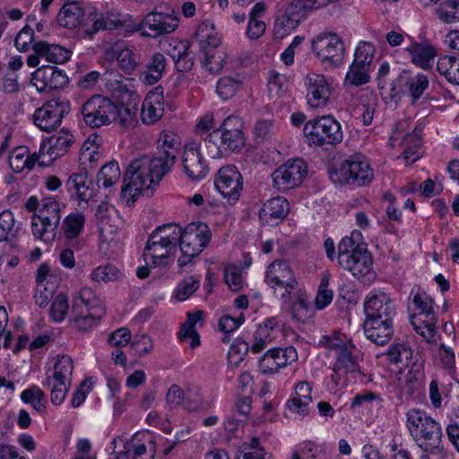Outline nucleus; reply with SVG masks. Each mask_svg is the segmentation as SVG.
<instances>
[{
  "instance_id": "8",
  "label": "nucleus",
  "mask_w": 459,
  "mask_h": 459,
  "mask_svg": "<svg viewBox=\"0 0 459 459\" xmlns=\"http://www.w3.org/2000/svg\"><path fill=\"white\" fill-rule=\"evenodd\" d=\"M179 225L169 223L159 226L149 236L145 245L153 267L165 266L168 256L178 244Z\"/></svg>"
},
{
  "instance_id": "6",
  "label": "nucleus",
  "mask_w": 459,
  "mask_h": 459,
  "mask_svg": "<svg viewBox=\"0 0 459 459\" xmlns=\"http://www.w3.org/2000/svg\"><path fill=\"white\" fill-rule=\"evenodd\" d=\"M406 426L413 440L424 451L439 450L443 432L440 424L425 411L411 409L406 413Z\"/></svg>"
},
{
  "instance_id": "20",
  "label": "nucleus",
  "mask_w": 459,
  "mask_h": 459,
  "mask_svg": "<svg viewBox=\"0 0 459 459\" xmlns=\"http://www.w3.org/2000/svg\"><path fill=\"white\" fill-rule=\"evenodd\" d=\"M214 185L224 198L235 203L243 189L242 176L235 166H224L219 169Z\"/></svg>"
},
{
  "instance_id": "59",
  "label": "nucleus",
  "mask_w": 459,
  "mask_h": 459,
  "mask_svg": "<svg viewBox=\"0 0 459 459\" xmlns=\"http://www.w3.org/2000/svg\"><path fill=\"white\" fill-rule=\"evenodd\" d=\"M18 227H15V219L12 212L6 210L0 213V242L7 240L8 237L16 236Z\"/></svg>"
},
{
  "instance_id": "49",
  "label": "nucleus",
  "mask_w": 459,
  "mask_h": 459,
  "mask_svg": "<svg viewBox=\"0 0 459 459\" xmlns=\"http://www.w3.org/2000/svg\"><path fill=\"white\" fill-rule=\"evenodd\" d=\"M291 459H328L322 449L309 441L299 444L293 453Z\"/></svg>"
},
{
  "instance_id": "39",
  "label": "nucleus",
  "mask_w": 459,
  "mask_h": 459,
  "mask_svg": "<svg viewBox=\"0 0 459 459\" xmlns=\"http://www.w3.org/2000/svg\"><path fill=\"white\" fill-rule=\"evenodd\" d=\"M201 318L202 312L200 311L194 314L189 313L186 321L182 325L181 330L178 332L180 341L189 343L192 349L200 345V336L196 332L195 325Z\"/></svg>"
},
{
  "instance_id": "63",
  "label": "nucleus",
  "mask_w": 459,
  "mask_h": 459,
  "mask_svg": "<svg viewBox=\"0 0 459 459\" xmlns=\"http://www.w3.org/2000/svg\"><path fill=\"white\" fill-rule=\"evenodd\" d=\"M34 41V30L30 25H25L14 39L15 48L20 52H27Z\"/></svg>"
},
{
  "instance_id": "35",
  "label": "nucleus",
  "mask_w": 459,
  "mask_h": 459,
  "mask_svg": "<svg viewBox=\"0 0 459 459\" xmlns=\"http://www.w3.org/2000/svg\"><path fill=\"white\" fill-rule=\"evenodd\" d=\"M75 143V136L67 129H62L48 138L47 153L52 160L68 152L69 148Z\"/></svg>"
},
{
  "instance_id": "2",
  "label": "nucleus",
  "mask_w": 459,
  "mask_h": 459,
  "mask_svg": "<svg viewBox=\"0 0 459 459\" xmlns=\"http://www.w3.org/2000/svg\"><path fill=\"white\" fill-rule=\"evenodd\" d=\"M329 350L335 351L332 381L335 386H344L360 372L359 351L352 341L342 333L324 336L322 341Z\"/></svg>"
},
{
  "instance_id": "56",
  "label": "nucleus",
  "mask_w": 459,
  "mask_h": 459,
  "mask_svg": "<svg viewBox=\"0 0 459 459\" xmlns=\"http://www.w3.org/2000/svg\"><path fill=\"white\" fill-rule=\"evenodd\" d=\"M375 53L376 48L371 42L360 41L355 49L353 62L371 67Z\"/></svg>"
},
{
  "instance_id": "64",
  "label": "nucleus",
  "mask_w": 459,
  "mask_h": 459,
  "mask_svg": "<svg viewBox=\"0 0 459 459\" xmlns=\"http://www.w3.org/2000/svg\"><path fill=\"white\" fill-rule=\"evenodd\" d=\"M265 451L260 446L258 437H253L249 443L242 446V459H264Z\"/></svg>"
},
{
  "instance_id": "54",
  "label": "nucleus",
  "mask_w": 459,
  "mask_h": 459,
  "mask_svg": "<svg viewBox=\"0 0 459 459\" xmlns=\"http://www.w3.org/2000/svg\"><path fill=\"white\" fill-rule=\"evenodd\" d=\"M74 370L73 359L68 355H62L57 358L53 368L52 377L71 382Z\"/></svg>"
},
{
  "instance_id": "12",
  "label": "nucleus",
  "mask_w": 459,
  "mask_h": 459,
  "mask_svg": "<svg viewBox=\"0 0 459 459\" xmlns=\"http://www.w3.org/2000/svg\"><path fill=\"white\" fill-rule=\"evenodd\" d=\"M61 220L60 205L54 197L41 200L39 214L32 217V233L44 242H51L56 236Z\"/></svg>"
},
{
  "instance_id": "15",
  "label": "nucleus",
  "mask_w": 459,
  "mask_h": 459,
  "mask_svg": "<svg viewBox=\"0 0 459 459\" xmlns=\"http://www.w3.org/2000/svg\"><path fill=\"white\" fill-rule=\"evenodd\" d=\"M307 173V168L303 160H289L273 172V187L279 191L292 189L301 184Z\"/></svg>"
},
{
  "instance_id": "38",
  "label": "nucleus",
  "mask_w": 459,
  "mask_h": 459,
  "mask_svg": "<svg viewBox=\"0 0 459 459\" xmlns=\"http://www.w3.org/2000/svg\"><path fill=\"white\" fill-rule=\"evenodd\" d=\"M195 38L199 47L204 50L219 47L221 42L218 32L210 21H204L197 26Z\"/></svg>"
},
{
  "instance_id": "50",
  "label": "nucleus",
  "mask_w": 459,
  "mask_h": 459,
  "mask_svg": "<svg viewBox=\"0 0 459 459\" xmlns=\"http://www.w3.org/2000/svg\"><path fill=\"white\" fill-rule=\"evenodd\" d=\"M21 399L24 403H30L33 409L39 413L45 411L47 403L46 394L37 385L25 389L21 394Z\"/></svg>"
},
{
  "instance_id": "43",
  "label": "nucleus",
  "mask_w": 459,
  "mask_h": 459,
  "mask_svg": "<svg viewBox=\"0 0 459 459\" xmlns=\"http://www.w3.org/2000/svg\"><path fill=\"white\" fill-rule=\"evenodd\" d=\"M437 69L450 83L459 85V59L452 56H440Z\"/></svg>"
},
{
  "instance_id": "19",
  "label": "nucleus",
  "mask_w": 459,
  "mask_h": 459,
  "mask_svg": "<svg viewBox=\"0 0 459 459\" xmlns=\"http://www.w3.org/2000/svg\"><path fill=\"white\" fill-rule=\"evenodd\" d=\"M33 53L26 60L28 66L37 67L41 58L53 64H63L70 59L71 51L58 45L50 44L44 40L35 41L31 46Z\"/></svg>"
},
{
  "instance_id": "61",
  "label": "nucleus",
  "mask_w": 459,
  "mask_h": 459,
  "mask_svg": "<svg viewBox=\"0 0 459 459\" xmlns=\"http://www.w3.org/2000/svg\"><path fill=\"white\" fill-rule=\"evenodd\" d=\"M288 87V80L276 71H271L268 78V90L272 97L282 96Z\"/></svg>"
},
{
  "instance_id": "11",
  "label": "nucleus",
  "mask_w": 459,
  "mask_h": 459,
  "mask_svg": "<svg viewBox=\"0 0 459 459\" xmlns=\"http://www.w3.org/2000/svg\"><path fill=\"white\" fill-rule=\"evenodd\" d=\"M264 281L273 293L285 302L291 299L299 287L294 271L283 259H277L267 266Z\"/></svg>"
},
{
  "instance_id": "44",
  "label": "nucleus",
  "mask_w": 459,
  "mask_h": 459,
  "mask_svg": "<svg viewBox=\"0 0 459 459\" xmlns=\"http://www.w3.org/2000/svg\"><path fill=\"white\" fill-rule=\"evenodd\" d=\"M166 66V60L162 54L155 53L152 56L145 69V83H156L163 74Z\"/></svg>"
},
{
  "instance_id": "9",
  "label": "nucleus",
  "mask_w": 459,
  "mask_h": 459,
  "mask_svg": "<svg viewBox=\"0 0 459 459\" xmlns=\"http://www.w3.org/2000/svg\"><path fill=\"white\" fill-rule=\"evenodd\" d=\"M178 244L181 256L178 260L180 267L187 265L207 246L211 238L208 226L202 222L188 224L184 230L179 226Z\"/></svg>"
},
{
  "instance_id": "10",
  "label": "nucleus",
  "mask_w": 459,
  "mask_h": 459,
  "mask_svg": "<svg viewBox=\"0 0 459 459\" xmlns=\"http://www.w3.org/2000/svg\"><path fill=\"white\" fill-rule=\"evenodd\" d=\"M309 145H336L343 139L341 124L332 116H323L308 120L303 129Z\"/></svg>"
},
{
  "instance_id": "28",
  "label": "nucleus",
  "mask_w": 459,
  "mask_h": 459,
  "mask_svg": "<svg viewBox=\"0 0 459 459\" xmlns=\"http://www.w3.org/2000/svg\"><path fill=\"white\" fill-rule=\"evenodd\" d=\"M85 216L81 212L69 214L63 221L62 228L65 238L70 241L69 245L79 250L84 247L85 241L79 238L85 225Z\"/></svg>"
},
{
  "instance_id": "24",
  "label": "nucleus",
  "mask_w": 459,
  "mask_h": 459,
  "mask_svg": "<svg viewBox=\"0 0 459 459\" xmlns=\"http://www.w3.org/2000/svg\"><path fill=\"white\" fill-rule=\"evenodd\" d=\"M184 172L192 180H200L206 177L208 167L201 154L199 143H187L182 154Z\"/></svg>"
},
{
  "instance_id": "17",
  "label": "nucleus",
  "mask_w": 459,
  "mask_h": 459,
  "mask_svg": "<svg viewBox=\"0 0 459 459\" xmlns=\"http://www.w3.org/2000/svg\"><path fill=\"white\" fill-rule=\"evenodd\" d=\"M365 319H394L396 315L394 301L381 290L368 292L364 300Z\"/></svg>"
},
{
  "instance_id": "4",
  "label": "nucleus",
  "mask_w": 459,
  "mask_h": 459,
  "mask_svg": "<svg viewBox=\"0 0 459 459\" xmlns=\"http://www.w3.org/2000/svg\"><path fill=\"white\" fill-rule=\"evenodd\" d=\"M204 149L212 159H220L228 152L240 151L245 144L242 122L238 117H228L220 128L204 138Z\"/></svg>"
},
{
  "instance_id": "26",
  "label": "nucleus",
  "mask_w": 459,
  "mask_h": 459,
  "mask_svg": "<svg viewBox=\"0 0 459 459\" xmlns=\"http://www.w3.org/2000/svg\"><path fill=\"white\" fill-rule=\"evenodd\" d=\"M366 337L377 345H385L394 335V319H365Z\"/></svg>"
},
{
  "instance_id": "31",
  "label": "nucleus",
  "mask_w": 459,
  "mask_h": 459,
  "mask_svg": "<svg viewBox=\"0 0 459 459\" xmlns=\"http://www.w3.org/2000/svg\"><path fill=\"white\" fill-rule=\"evenodd\" d=\"M104 57L110 62L117 60L121 69L128 74L133 72L137 65V56L130 48H125L119 43L106 49Z\"/></svg>"
},
{
  "instance_id": "29",
  "label": "nucleus",
  "mask_w": 459,
  "mask_h": 459,
  "mask_svg": "<svg viewBox=\"0 0 459 459\" xmlns=\"http://www.w3.org/2000/svg\"><path fill=\"white\" fill-rule=\"evenodd\" d=\"M275 339V335H270L267 333V329L264 327H257L254 333L251 343L246 342H241L238 345H231L229 351V357L232 359L233 355L243 351L242 355L245 354L248 350L254 353H259L264 350Z\"/></svg>"
},
{
  "instance_id": "5",
  "label": "nucleus",
  "mask_w": 459,
  "mask_h": 459,
  "mask_svg": "<svg viewBox=\"0 0 459 459\" xmlns=\"http://www.w3.org/2000/svg\"><path fill=\"white\" fill-rule=\"evenodd\" d=\"M337 262L342 269L366 284H370L375 280L371 253L367 248L357 246L351 237H344L339 242Z\"/></svg>"
},
{
  "instance_id": "27",
  "label": "nucleus",
  "mask_w": 459,
  "mask_h": 459,
  "mask_svg": "<svg viewBox=\"0 0 459 459\" xmlns=\"http://www.w3.org/2000/svg\"><path fill=\"white\" fill-rule=\"evenodd\" d=\"M290 210L289 203L282 196L267 200L259 211V219L264 224L274 225L281 221Z\"/></svg>"
},
{
  "instance_id": "18",
  "label": "nucleus",
  "mask_w": 459,
  "mask_h": 459,
  "mask_svg": "<svg viewBox=\"0 0 459 459\" xmlns=\"http://www.w3.org/2000/svg\"><path fill=\"white\" fill-rule=\"evenodd\" d=\"M306 100L311 108L325 107L332 95V86L324 74L308 73L304 78Z\"/></svg>"
},
{
  "instance_id": "16",
  "label": "nucleus",
  "mask_w": 459,
  "mask_h": 459,
  "mask_svg": "<svg viewBox=\"0 0 459 459\" xmlns=\"http://www.w3.org/2000/svg\"><path fill=\"white\" fill-rule=\"evenodd\" d=\"M121 199L126 205H133L143 190V156L134 158L124 174Z\"/></svg>"
},
{
  "instance_id": "14",
  "label": "nucleus",
  "mask_w": 459,
  "mask_h": 459,
  "mask_svg": "<svg viewBox=\"0 0 459 459\" xmlns=\"http://www.w3.org/2000/svg\"><path fill=\"white\" fill-rule=\"evenodd\" d=\"M336 175L341 183L355 186L368 185L373 179V171L368 161L359 154L346 159Z\"/></svg>"
},
{
  "instance_id": "3",
  "label": "nucleus",
  "mask_w": 459,
  "mask_h": 459,
  "mask_svg": "<svg viewBox=\"0 0 459 459\" xmlns=\"http://www.w3.org/2000/svg\"><path fill=\"white\" fill-rule=\"evenodd\" d=\"M180 143L171 131H162L156 143V154L150 160L147 178L150 184L145 187V196H152L164 176L175 164Z\"/></svg>"
},
{
  "instance_id": "40",
  "label": "nucleus",
  "mask_w": 459,
  "mask_h": 459,
  "mask_svg": "<svg viewBox=\"0 0 459 459\" xmlns=\"http://www.w3.org/2000/svg\"><path fill=\"white\" fill-rule=\"evenodd\" d=\"M92 22V27L88 31L90 35L95 34L100 30H111L123 25L120 14L113 11L93 14Z\"/></svg>"
},
{
  "instance_id": "36",
  "label": "nucleus",
  "mask_w": 459,
  "mask_h": 459,
  "mask_svg": "<svg viewBox=\"0 0 459 459\" xmlns=\"http://www.w3.org/2000/svg\"><path fill=\"white\" fill-rule=\"evenodd\" d=\"M163 88L159 85L151 90L146 97L147 107L145 109L148 112V121L146 123L153 124L159 121L164 114V101H163Z\"/></svg>"
},
{
  "instance_id": "25",
  "label": "nucleus",
  "mask_w": 459,
  "mask_h": 459,
  "mask_svg": "<svg viewBox=\"0 0 459 459\" xmlns=\"http://www.w3.org/2000/svg\"><path fill=\"white\" fill-rule=\"evenodd\" d=\"M179 26V18L175 14L152 12L145 15V36L152 38L174 32Z\"/></svg>"
},
{
  "instance_id": "22",
  "label": "nucleus",
  "mask_w": 459,
  "mask_h": 459,
  "mask_svg": "<svg viewBox=\"0 0 459 459\" xmlns=\"http://www.w3.org/2000/svg\"><path fill=\"white\" fill-rule=\"evenodd\" d=\"M30 81L38 91L44 92L64 88L68 83V77L56 66L42 65L31 74Z\"/></svg>"
},
{
  "instance_id": "52",
  "label": "nucleus",
  "mask_w": 459,
  "mask_h": 459,
  "mask_svg": "<svg viewBox=\"0 0 459 459\" xmlns=\"http://www.w3.org/2000/svg\"><path fill=\"white\" fill-rule=\"evenodd\" d=\"M200 287L199 279L189 276L181 281L174 290V296L178 301H185L190 298Z\"/></svg>"
},
{
  "instance_id": "34",
  "label": "nucleus",
  "mask_w": 459,
  "mask_h": 459,
  "mask_svg": "<svg viewBox=\"0 0 459 459\" xmlns=\"http://www.w3.org/2000/svg\"><path fill=\"white\" fill-rule=\"evenodd\" d=\"M39 156L34 152L30 153L29 149L25 146H18L14 148L9 156V165L11 169L15 173H20L24 169L31 170Z\"/></svg>"
},
{
  "instance_id": "23",
  "label": "nucleus",
  "mask_w": 459,
  "mask_h": 459,
  "mask_svg": "<svg viewBox=\"0 0 459 459\" xmlns=\"http://www.w3.org/2000/svg\"><path fill=\"white\" fill-rule=\"evenodd\" d=\"M297 359L298 353L293 346L270 349L259 360V369L263 374L272 375Z\"/></svg>"
},
{
  "instance_id": "41",
  "label": "nucleus",
  "mask_w": 459,
  "mask_h": 459,
  "mask_svg": "<svg viewBox=\"0 0 459 459\" xmlns=\"http://www.w3.org/2000/svg\"><path fill=\"white\" fill-rule=\"evenodd\" d=\"M410 321L413 329L428 342L432 341L437 333L436 324L437 319L436 316H422L411 315Z\"/></svg>"
},
{
  "instance_id": "55",
  "label": "nucleus",
  "mask_w": 459,
  "mask_h": 459,
  "mask_svg": "<svg viewBox=\"0 0 459 459\" xmlns=\"http://www.w3.org/2000/svg\"><path fill=\"white\" fill-rule=\"evenodd\" d=\"M429 82L428 77L423 74H418L408 78L405 86L409 91L412 100H416L421 97L425 90L429 87Z\"/></svg>"
},
{
  "instance_id": "42",
  "label": "nucleus",
  "mask_w": 459,
  "mask_h": 459,
  "mask_svg": "<svg viewBox=\"0 0 459 459\" xmlns=\"http://www.w3.org/2000/svg\"><path fill=\"white\" fill-rule=\"evenodd\" d=\"M204 51V67L211 74L219 73L224 66L228 54L225 48L214 47Z\"/></svg>"
},
{
  "instance_id": "48",
  "label": "nucleus",
  "mask_w": 459,
  "mask_h": 459,
  "mask_svg": "<svg viewBox=\"0 0 459 459\" xmlns=\"http://www.w3.org/2000/svg\"><path fill=\"white\" fill-rule=\"evenodd\" d=\"M437 18L445 23L459 22V0H444L436 11Z\"/></svg>"
},
{
  "instance_id": "45",
  "label": "nucleus",
  "mask_w": 459,
  "mask_h": 459,
  "mask_svg": "<svg viewBox=\"0 0 459 459\" xmlns=\"http://www.w3.org/2000/svg\"><path fill=\"white\" fill-rule=\"evenodd\" d=\"M370 67L352 62L346 74L344 83L351 86H360L370 80Z\"/></svg>"
},
{
  "instance_id": "37",
  "label": "nucleus",
  "mask_w": 459,
  "mask_h": 459,
  "mask_svg": "<svg viewBox=\"0 0 459 459\" xmlns=\"http://www.w3.org/2000/svg\"><path fill=\"white\" fill-rule=\"evenodd\" d=\"M421 131V128L415 127L412 132L401 138L404 147L402 155L406 163H413L420 158Z\"/></svg>"
},
{
  "instance_id": "58",
  "label": "nucleus",
  "mask_w": 459,
  "mask_h": 459,
  "mask_svg": "<svg viewBox=\"0 0 459 459\" xmlns=\"http://www.w3.org/2000/svg\"><path fill=\"white\" fill-rule=\"evenodd\" d=\"M330 275L325 274L320 281L315 299V305L318 309L327 307L333 300V292L329 287Z\"/></svg>"
},
{
  "instance_id": "33",
  "label": "nucleus",
  "mask_w": 459,
  "mask_h": 459,
  "mask_svg": "<svg viewBox=\"0 0 459 459\" xmlns=\"http://www.w3.org/2000/svg\"><path fill=\"white\" fill-rule=\"evenodd\" d=\"M67 184L80 201L87 202L96 195V187L87 171L71 175Z\"/></svg>"
},
{
  "instance_id": "62",
  "label": "nucleus",
  "mask_w": 459,
  "mask_h": 459,
  "mask_svg": "<svg viewBox=\"0 0 459 459\" xmlns=\"http://www.w3.org/2000/svg\"><path fill=\"white\" fill-rule=\"evenodd\" d=\"M160 48L166 52L174 61L187 50V45L177 39L164 38L160 40Z\"/></svg>"
},
{
  "instance_id": "7",
  "label": "nucleus",
  "mask_w": 459,
  "mask_h": 459,
  "mask_svg": "<svg viewBox=\"0 0 459 459\" xmlns=\"http://www.w3.org/2000/svg\"><path fill=\"white\" fill-rule=\"evenodd\" d=\"M106 315L103 302L97 298L92 290L83 288L73 300L70 322L78 332H87Z\"/></svg>"
},
{
  "instance_id": "21",
  "label": "nucleus",
  "mask_w": 459,
  "mask_h": 459,
  "mask_svg": "<svg viewBox=\"0 0 459 459\" xmlns=\"http://www.w3.org/2000/svg\"><path fill=\"white\" fill-rule=\"evenodd\" d=\"M66 108L65 102L48 100L35 110L33 122L40 130L51 132L61 125Z\"/></svg>"
},
{
  "instance_id": "13",
  "label": "nucleus",
  "mask_w": 459,
  "mask_h": 459,
  "mask_svg": "<svg viewBox=\"0 0 459 459\" xmlns=\"http://www.w3.org/2000/svg\"><path fill=\"white\" fill-rule=\"evenodd\" d=\"M311 50L323 65L331 68L343 64L346 49L342 39L333 32H322L311 39Z\"/></svg>"
},
{
  "instance_id": "30",
  "label": "nucleus",
  "mask_w": 459,
  "mask_h": 459,
  "mask_svg": "<svg viewBox=\"0 0 459 459\" xmlns=\"http://www.w3.org/2000/svg\"><path fill=\"white\" fill-rule=\"evenodd\" d=\"M57 15V22L60 26L74 29L79 26L84 17V10L80 5L82 0H65Z\"/></svg>"
},
{
  "instance_id": "47",
  "label": "nucleus",
  "mask_w": 459,
  "mask_h": 459,
  "mask_svg": "<svg viewBox=\"0 0 459 459\" xmlns=\"http://www.w3.org/2000/svg\"><path fill=\"white\" fill-rule=\"evenodd\" d=\"M386 356L390 363H400L403 367H410L413 351L405 344L396 343L389 347Z\"/></svg>"
},
{
  "instance_id": "51",
  "label": "nucleus",
  "mask_w": 459,
  "mask_h": 459,
  "mask_svg": "<svg viewBox=\"0 0 459 459\" xmlns=\"http://www.w3.org/2000/svg\"><path fill=\"white\" fill-rule=\"evenodd\" d=\"M242 82L231 76L221 77L216 85V92L219 97L227 100L233 97L239 89Z\"/></svg>"
},
{
  "instance_id": "32",
  "label": "nucleus",
  "mask_w": 459,
  "mask_h": 459,
  "mask_svg": "<svg viewBox=\"0 0 459 459\" xmlns=\"http://www.w3.org/2000/svg\"><path fill=\"white\" fill-rule=\"evenodd\" d=\"M405 49L411 56V62L423 69L430 68L437 56V49L426 42L411 43Z\"/></svg>"
},
{
  "instance_id": "46",
  "label": "nucleus",
  "mask_w": 459,
  "mask_h": 459,
  "mask_svg": "<svg viewBox=\"0 0 459 459\" xmlns=\"http://www.w3.org/2000/svg\"><path fill=\"white\" fill-rule=\"evenodd\" d=\"M120 168L117 160H111L101 167L97 175V184L104 187L115 185L120 178Z\"/></svg>"
},
{
  "instance_id": "60",
  "label": "nucleus",
  "mask_w": 459,
  "mask_h": 459,
  "mask_svg": "<svg viewBox=\"0 0 459 459\" xmlns=\"http://www.w3.org/2000/svg\"><path fill=\"white\" fill-rule=\"evenodd\" d=\"M69 309L67 296L58 293L50 307V316L55 322H62Z\"/></svg>"
},
{
  "instance_id": "1",
  "label": "nucleus",
  "mask_w": 459,
  "mask_h": 459,
  "mask_svg": "<svg viewBox=\"0 0 459 459\" xmlns=\"http://www.w3.org/2000/svg\"><path fill=\"white\" fill-rule=\"evenodd\" d=\"M129 84L117 82L113 96L118 100L115 103L110 99L94 95L83 103L81 113L84 123L92 128L117 122L123 127H133L137 124V104L140 96L129 88Z\"/></svg>"
},
{
  "instance_id": "57",
  "label": "nucleus",
  "mask_w": 459,
  "mask_h": 459,
  "mask_svg": "<svg viewBox=\"0 0 459 459\" xmlns=\"http://www.w3.org/2000/svg\"><path fill=\"white\" fill-rule=\"evenodd\" d=\"M299 23L286 16L284 13L279 14L274 22L273 33L277 39H283L290 35L299 27Z\"/></svg>"
},
{
  "instance_id": "53",
  "label": "nucleus",
  "mask_w": 459,
  "mask_h": 459,
  "mask_svg": "<svg viewBox=\"0 0 459 459\" xmlns=\"http://www.w3.org/2000/svg\"><path fill=\"white\" fill-rule=\"evenodd\" d=\"M120 271L113 264L100 265L95 268L91 273V279L95 282H109L117 281L120 278Z\"/></svg>"
}]
</instances>
